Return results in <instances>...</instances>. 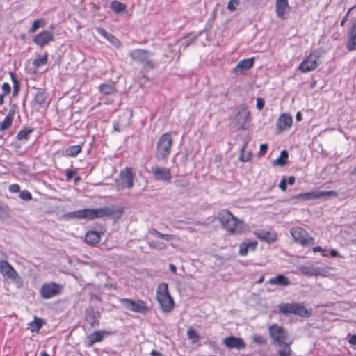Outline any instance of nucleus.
<instances>
[{"mask_svg": "<svg viewBox=\"0 0 356 356\" xmlns=\"http://www.w3.org/2000/svg\"><path fill=\"white\" fill-rule=\"evenodd\" d=\"M15 113V108H10L6 116L4 118L3 122L0 124V131H5L12 125Z\"/></svg>", "mask_w": 356, "mask_h": 356, "instance_id": "nucleus-28", "label": "nucleus"}, {"mask_svg": "<svg viewBox=\"0 0 356 356\" xmlns=\"http://www.w3.org/2000/svg\"><path fill=\"white\" fill-rule=\"evenodd\" d=\"M149 233L152 235L157 236L158 238L165 239L166 241H170L172 239V236L171 234L161 233L155 228H151L149 230Z\"/></svg>", "mask_w": 356, "mask_h": 356, "instance_id": "nucleus-45", "label": "nucleus"}, {"mask_svg": "<svg viewBox=\"0 0 356 356\" xmlns=\"http://www.w3.org/2000/svg\"><path fill=\"white\" fill-rule=\"evenodd\" d=\"M293 124V118L288 113H282L277 120V134H280L286 129H290Z\"/></svg>", "mask_w": 356, "mask_h": 356, "instance_id": "nucleus-19", "label": "nucleus"}, {"mask_svg": "<svg viewBox=\"0 0 356 356\" xmlns=\"http://www.w3.org/2000/svg\"><path fill=\"white\" fill-rule=\"evenodd\" d=\"M156 299L164 312H170L174 307V300L170 295L166 283H160L156 291Z\"/></svg>", "mask_w": 356, "mask_h": 356, "instance_id": "nucleus-5", "label": "nucleus"}, {"mask_svg": "<svg viewBox=\"0 0 356 356\" xmlns=\"http://www.w3.org/2000/svg\"><path fill=\"white\" fill-rule=\"evenodd\" d=\"M348 13H347L345 16L343 17L342 20L341 21V26H343L345 23L348 21Z\"/></svg>", "mask_w": 356, "mask_h": 356, "instance_id": "nucleus-63", "label": "nucleus"}, {"mask_svg": "<svg viewBox=\"0 0 356 356\" xmlns=\"http://www.w3.org/2000/svg\"><path fill=\"white\" fill-rule=\"evenodd\" d=\"M247 146V143H243L242 147L240 150V155L238 157V159L240 161L242 162H248L251 160L252 159V152L250 151L245 153V148Z\"/></svg>", "mask_w": 356, "mask_h": 356, "instance_id": "nucleus-40", "label": "nucleus"}, {"mask_svg": "<svg viewBox=\"0 0 356 356\" xmlns=\"http://www.w3.org/2000/svg\"><path fill=\"white\" fill-rule=\"evenodd\" d=\"M292 343V341H285V343L282 344V349L277 350V356H291L292 353V350L290 348V345Z\"/></svg>", "mask_w": 356, "mask_h": 356, "instance_id": "nucleus-41", "label": "nucleus"}, {"mask_svg": "<svg viewBox=\"0 0 356 356\" xmlns=\"http://www.w3.org/2000/svg\"><path fill=\"white\" fill-rule=\"evenodd\" d=\"M1 88H2V90L3 91V93L2 95H4V96L10 92L11 88H10V86L8 83H6V82L3 83L1 86Z\"/></svg>", "mask_w": 356, "mask_h": 356, "instance_id": "nucleus-53", "label": "nucleus"}, {"mask_svg": "<svg viewBox=\"0 0 356 356\" xmlns=\"http://www.w3.org/2000/svg\"><path fill=\"white\" fill-rule=\"evenodd\" d=\"M115 333L113 330H96L88 334L83 341L86 347H91L94 343L101 342L104 337Z\"/></svg>", "mask_w": 356, "mask_h": 356, "instance_id": "nucleus-13", "label": "nucleus"}, {"mask_svg": "<svg viewBox=\"0 0 356 356\" xmlns=\"http://www.w3.org/2000/svg\"><path fill=\"white\" fill-rule=\"evenodd\" d=\"M32 89L35 90L34 97L32 99L31 104L32 108L39 110L40 108L44 106L48 97V94L44 88H37L35 86L32 87Z\"/></svg>", "mask_w": 356, "mask_h": 356, "instance_id": "nucleus-14", "label": "nucleus"}, {"mask_svg": "<svg viewBox=\"0 0 356 356\" xmlns=\"http://www.w3.org/2000/svg\"><path fill=\"white\" fill-rule=\"evenodd\" d=\"M47 24L46 20L44 18H39L33 22L32 26L29 30V33H34L39 29L44 28Z\"/></svg>", "mask_w": 356, "mask_h": 356, "instance_id": "nucleus-39", "label": "nucleus"}, {"mask_svg": "<svg viewBox=\"0 0 356 356\" xmlns=\"http://www.w3.org/2000/svg\"><path fill=\"white\" fill-rule=\"evenodd\" d=\"M319 58V54L316 51H312L300 63L298 70L302 73L314 70L320 65Z\"/></svg>", "mask_w": 356, "mask_h": 356, "instance_id": "nucleus-12", "label": "nucleus"}, {"mask_svg": "<svg viewBox=\"0 0 356 356\" xmlns=\"http://www.w3.org/2000/svg\"><path fill=\"white\" fill-rule=\"evenodd\" d=\"M346 47L349 51L356 50V18L353 21L349 29Z\"/></svg>", "mask_w": 356, "mask_h": 356, "instance_id": "nucleus-22", "label": "nucleus"}, {"mask_svg": "<svg viewBox=\"0 0 356 356\" xmlns=\"http://www.w3.org/2000/svg\"><path fill=\"white\" fill-rule=\"evenodd\" d=\"M325 251H326V250L322 248L321 246H316V247L313 248V252H322V254L324 257H327V254L325 253Z\"/></svg>", "mask_w": 356, "mask_h": 356, "instance_id": "nucleus-57", "label": "nucleus"}, {"mask_svg": "<svg viewBox=\"0 0 356 356\" xmlns=\"http://www.w3.org/2000/svg\"><path fill=\"white\" fill-rule=\"evenodd\" d=\"M254 57L244 58L238 63L234 68V71L236 73H243L252 68L254 65Z\"/></svg>", "mask_w": 356, "mask_h": 356, "instance_id": "nucleus-23", "label": "nucleus"}, {"mask_svg": "<svg viewBox=\"0 0 356 356\" xmlns=\"http://www.w3.org/2000/svg\"><path fill=\"white\" fill-rule=\"evenodd\" d=\"M223 344L228 348L241 350L245 348L246 344L241 337L230 336L223 339Z\"/></svg>", "mask_w": 356, "mask_h": 356, "instance_id": "nucleus-21", "label": "nucleus"}, {"mask_svg": "<svg viewBox=\"0 0 356 356\" xmlns=\"http://www.w3.org/2000/svg\"><path fill=\"white\" fill-rule=\"evenodd\" d=\"M240 3V0H230L227 4V9L230 11L236 10L235 5H238Z\"/></svg>", "mask_w": 356, "mask_h": 356, "instance_id": "nucleus-51", "label": "nucleus"}, {"mask_svg": "<svg viewBox=\"0 0 356 356\" xmlns=\"http://www.w3.org/2000/svg\"><path fill=\"white\" fill-rule=\"evenodd\" d=\"M0 273L5 277L15 280L18 277L17 273L6 260H0Z\"/></svg>", "mask_w": 356, "mask_h": 356, "instance_id": "nucleus-20", "label": "nucleus"}, {"mask_svg": "<svg viewBox=\"0 0 356 356\" xmlns=\"http://www.w3.org/2000/svg\"><path fill=\"white\" fill-rule=\"evenodd\" d=\"M54 39L53 32L49 30H43L33 38V42L42 48L52 42Z\"/></svg>", "mask_w": 356, "mask_h": 356, "instance_id": "nucleus-17", "label": "nucleus"}, {"mask_svg": "<svg viewBox=\"0 0 356 356\" xmlns=\"http://www.w3.org/2000/svg\"><path fill=\"white\" fill-rule=\"evenodd\" d=\"M301 272L306 275H315V269L312 267L302 266L300 268Z\"/></svg>", "mask_w": 356, "mask_h": 356, "instance_id": "nucleus-49", "label": "nucleus"}, {"mask_svg": "<svg viewBox=\"0 0 356 356\" xmlns=\"http://www.w3.org/2000/svg\"><path fill=\"white\" fill-rule=\"evenodd\" d=\"M290 233L296 243L302 246L314 244V238L300 227H295L290 229Z\"/></svg>", "mask_w": 356, "mask_h": 356, "instance_id": "nucleus-11", "label": "nucleus"}, {"mask_svg": "<svg viewBox=\"0 0 356 356\" xmlns=\"http://www.w3.org/2000/svg\"><path fill=\"white\" fill-rule=\"evenodd\" d=\"M119 301L124 309L131 312L145 314L149 311V307L147 303L142 300H135L131 298H120Z\"/></svg>", "mask_w": 356, "mask_h": 356, "instance_id": "nucleus-8", "label": "nucleus"}, {"mask_svg": "<svg viewBox=\"0 0 356 356\" xmlns=\"http://www.w3.org/2000/svg\"><path fill=\"white\" fill-rule=\"evenodd\" d=\"M82 146L81 145H70L68 146L65 149L63 152V155L65 156H69V157H75L79 153L82 151Z\"/></svg>", "mask_w": 356, "mask_h": 356, "instance_id": "nucleus-32", "label": "nucleus"}, {"mask_svg": "<svg viewBox=\"0 0 356 356\" xmlns=\"http://www.w3.org/2000/svg\"><path fill=\"white\" fill-rule=\"evenodd\" d=\"M278 313L285 316L294 314L301 318H308L312 316V312L307 309L303 303L291 302L281 303L277 305Z\"/></svg>", "mask_w": 356, "mask_h": 356, "instance_id": "nucleus-2", "label": "nucleus"}, {"mask_svg": "<svg viewBox=\"0 0 356 356\" xmlns=\"http://www.w3.org/2000/svg\"><path fill=\"white\" fill-rule=\"evenodd\" d=\"M264 105H265V102H264V99H262L261 97H258L257 99V104H256L257 108L259 110H261L264 107Z\"/></svg>", "mask_w": 356, "mask_h": 356, "instance_id": "nucleus-55", "label": "nucleus"}, {"mask_svg": "<svg viewBox=\"0 0 356 356\" xmlns=\"http://www.w3.org/2000/svg\"><path fill=\"white\" fill-rule=\"evenodd\" d=\"M35 131L33 127L24 126L17 134L16 138L18 140H28L30 135Z\"/></svg>", "mask_w": 356, "mask_h": 356, "instance_id": "nucleus-34", "label": "nucleus"}, {"mask_svg": "<svg viewBox=\"0 0 356 356\" xmlns=\"http://www.w3.org/2000/svg\"><path fill=\"white\" fill-rule=\"evenodd\" d=\"M175 184L176 186L179 188H186L188 186V184L181 179H177L175 181Z\"/></svg>", "mask_w": 356, "mask_h": 356, "instance_id": "nucleus-56", "label": "nucleus"}, {"mask_svg": "<svg viewBox=\"0 0 356 356\" xmlns=\"http://www.w3.org/2000/svg\"><path fill=\"white\" fill-rule=\"evenodd\" d=\"M223 229L231 234H243L247 229V225L242 220L235 217L229 210L222 209L217 216Z\"/></svg>", "mask_w": 356, "mask_h": 356, "instance_id": "nucleus-1", "label": "nucleus"}, {"mask_svg": "<svg viewBox=\"0 0 356 356\" xmlns=\"http://www.w3.org/2000/svg\"><path fill=\"white\" fill-rule=\"evenodd\" d=\"M45 323V321L42 318H38L35 316L34 320L28 323L31 332H38Z\"/></svg>", "mask_w": 356, "mask_h": 356, "instance_id": "nucleus-35", "label": "nucleus"}, {"mask_svg": "<svg viewBox=\"0 0 356 356\" xmlns=\"http://www.w3.org/2000/svg\"><path fill=\"white\" fill-rule=\"evenodd\" d=\"M59 219L63 220H70L72 219H87V210L86 209H84L73 212H67L63 214Z\"/></svg>", "mask_w": 356, "mask_h": 356, "instance_id": "nucleus-25", "label": "nucleus"}, {"mask_svg": "<svg viewBox=\"0 0 356 356\" xmlns=\"http://www.w3.org/2000/svg\"><path fill=\"white\" fill-rule=\"evenodd\" d=\"M348 343L352 345H356V334H353L349 337Z\"/></svg>", "mask_w": 356, "mask_h": 356, "instance_id": "nucleus-59", "label": "nucleus"}, {"mask_svg": "<svg viewBox=\"0 0 356 356\" xmlns=\"http://www.w3.org/2000/svg\"><path fill=\"white\" fill-rule=\"evenodd\" d=\"M150 355L151 356H164L163 354H162L161 353L156 350H152L151 352H150Z\"/></svg>", "mask_w": 356, "mask_h": 356, "instance_id": "nucleus-62", "label": "nucleus"}, {"mask_svg": "<svg viewBox=\"0 0 356 356\" xmlns=\"http://www.w3.org/2000/svg\"><path fill=\"white\" fill-rule=\"evenodd\" d=\"M295 181H296V178L294 176H290L289 177L286 178V184L293 185V184H294Z\"/></svg>", "mask_w": 356, "mask_h": 356, "instance_id": "nucleus-61", "label": "nucleus"}, {"mask_svg": "<svg viewBox=\"0 0 356 356\" xmlns=\"http://www.w3.org/2000/svg\"><path fill=\"white\" fill-rule=\"evenodd\" d=\"M148 245L151 248L156 250H163L166 248V245L165 243L159 241H149Z\"/></svg>", "mask_w": 356, "mask_h": 356, "instance_id": "nucleus-46", "label": "nucleus"}, {"mask_svg": "<svg viewBox=\"0 0 356 356\" xmlns=\"http://www.w3.org/2000/svg\"><path fill=\"white\" fill-rule=\"evenodd\" d=\"M289 0H276L275 1V10L277 16L283 19H284V15L286 10L289 8Z\"/></svg>", "mask_w": 356, "mask_h": 356, "instance_id": "nucleus-27", "label": "nucleus"}, {"mask_svg": "<svg viewBox=\"0 0 356 356\" xmlns=\"http://www.w3.org/2000/svg\"><path fill=\"white\" fill-rule=\"evenodd\" d=\"M77 174L76 169H68L66 170L65 177L67 181L72 179Z\"/></svg>", "mask_w": 356, "mask_h": 356, "instance_id": "nucleus-50", "label": "nucleus"}, {"mask_svg": "<svg viewBox=\"0 0 356 356\" xmlns=\"http://www.w3.org/2000/svg\"><path fill=\"white\" fill-rule=\"evenodd\" d=\"M257 237L262 241L271 243L276 241L277 234L274 231H266L264 229L255 232Z\"/></svg>", "mask_w": 356, "mask_h": 356, "instance_id": "nucleus-26", "label": "nucleus"}, {"mask_svg": "<svg viewBox=\"0 0 356 356\" xmlns=\"http://www.w3.org/2000/svg\"><path fill=\"white\" fill-rule=\"evenodd\" d=\"M337 193L334 191H316L314 190L312 191L299 193L293 197V199L298 200V201H310L316 199H324L327 200L330 197H337Z\"/></svg>", "mask_w": 356, "mask_h": 356, "instance_id": "nucleus-6", "label": "nucleus"}, {"mask_svg": "<svg viewBox=\"0 0 356 356\" xmlns=\"http://www.w3.org/2000/svg\"><path fill=\"white\" fill-rule=\"evenodd\" d=\"M296 119L298 122H300L302 120V115L300 111H298L296 113Z\"/></svg>", "mask_w": 356, "mask_h": 356, "instance_id": "nucleus-64", "label": "nucleus"}, {"mask_svg": "<svg viewBox=\"0 0 356 356\" xmlns=\"http://www.w3.org/2000/svg\"><path fill=\"white\" fill-rule=\"evenodd\" d=\"M278 186L282 191H286L287 184H286V177L285 176L282 177Z\"/></svg>", "mask_w": 356, "mask_h": 356, "instance_id": "nucleus-52", "label": "nucleus"}, {"mask_svg": "<svg viewBox=\"0 0 356 356\" xmlns=\"http://www.w3.org/2000/svg\"><path fill=\"white\" fill-rule=\"evenodd\" d=\"M151 53L148 50L136 49L129 53L132 60L143 64L145 68L154 69L155 67L153 62L149 59Z\"/></svg>", "mask_w": 356, "mask_h": 356, "instance_id": "nucleus-9", "label": "nucleus"}, {"mask_svg": "<svg viewBox=\"0 0 356 356\" xmlns=\"http://www.w3.org/2000/svg\"><path fill=\"white\" fill-rule=\"evenodd\" d=\"M99 92L105 95H113L117 92V90L113 84L102 83L99 86Z\"/></svg>", "mask_w": 356, "mask_h": 356, "instance_id": "nucleus-36", "label": "nucleus"}, {"mask_svg": "<svg viewBox=\"0 0 356 356\" xmlns=\"http://www.w3.org/2000/svg\"><path fill=\"white\" fill-rule=\"evenodd\" d=\"M90 300H97L98 301L101 300L100 296L99 295L93 293H90Z\"/></svg>", "mask_w": 356, "mask_h": 356, "instance_id": "nucleus-60", "label": "nucleus"}, {"mask_svg": "<svg viewBox=\"0 0 356 356\" xmlns=\"http://www.w3.org/2000/svg\"><path fill=\"white\" fill-rule=\"evenodd\" d=\"M289 158V152L286 149L280 152V156L273 161V165L284 166L286 164V159Z\"/></svg>", "mask_w": 356, "mask_h": 356, "instance_id": "nucleus-37", "label": "nucleus"}, {"mask_svg": "<svg viewBox=\"0 0 356 356\" xmlns=\"http://www.w3.org/2000/svg\"><path fill=\"white\" fill-rule=\"evenodd\" d=\"M151 172L154 175V178L156 181H163L164 183H170L172 179L170 170L167 168H161L155 165L152 166Z\"/></svg>", "mask_w": 356, "mask_h": 356, "instance_id": "nucleus-15", "label": "nucleus"}, {"mask_svg": "<svg viewBox=\"0 0 356 356\" xmlns=\"http://www.w3.org/2000/svg\"><path fill=\"white\" fill-rule=\"evenodd\" d=\"M252 341L258 344L259 346H266L267 342L264 337L259 334H254L252 337Z\"/></svg>", "mask_w": 356, "mask_h": 356, "instance_id": "nucleus-47", "label": "nucleus"}, {"mask_svg": "<svg viewBox=\"0 0 356 356\" xmlns=\"http://www.w3.org/2000/svg\"><path fill=\"white\" fill-rule=\"evenodd\" d=\"M100 241V234L97 231H88L85 235V241L91 245L97 244Z\"/></svg>", "mask_w": 356, "mask_h": 356, "instance_id": "nucleus-33", "label": "nucleus"}, {"mask_svg": "<svg viewBox=\"0 0 356 356\" xmlns=\"http://www.w3.org/2000/svg\"><path fill=\"white\" fill-rule=\"evenodd\" d=\"M48 56H49L48 52L45 51L42 56L36 58L33 60V63H32L33 65L35 67L38 68L41 66L46 65L48 62Z\"/></svg>", "mask_w": 356, "mask_h": 356, "instance_id": "nucleus-42", "label": "nucleus"}, {"mask_svg": "<svg viewBox=\"0 0 356 356\" xmlns=\"http://www.w3.org/2000/svg\"><path fill=\"white\" fill-rule=\"evenodd\" d=\"M119 177L120 180V185L122 188L130 189L134 186V175L131 168L127 167L121 170Z\"/></svg>", "mask_w": 356, "mask_h": 356, "instance_id": "nucleus-18", "label": "nucleus"}, {"mask_svg": "<svg viewBox=\"0 0 356 356\" xmlns=\"http://www.w3.org/2000/svg\"><path fill=\"white\" fill-rule=\"evenodd\" d=\"M186 335L193 343H197L200 339L197 332L193 327H189L187 330Z\"/></svg>", "mask_w": 356, "mask_h": 356, "instance_id": "nucleus-43", "label": "nucleus"}, {"mask_svg": "<svg viewBox=\"0 0 356 356\" xmlns=\"http://www.w3.org/2000/svg\"><path fill=\"white\" fill-rule=\"evenodd\" d=\"M19 196L22 200L25 201H29L32 199L31 193L27 190L20 191Z\"/></svg>", "mask_w": 356, "mask_h": 356, "instance_id": "nucleus-48", "label": "nucleus"}, {"mask_svg": "<svg viewBox=\"0 0 356 356\" xmlns=\"http://www.w3.org/2000/svg\"><path fill=\"white\" fill-rule=\"evenodd\" d=\"M268 333L273 339V344L281 346L287 341L289 332L283 327L273 324L268 327Z\"/></svg>", "mask_w": 356, "mask_h": 356, "instance_id": "nucleus-10", "label": "nucleus"}, {"mask_svg": "<svg viewBox=\"0 0 356 356\" xmlns=\"http://www.w3.org/2000/svg\"><path fill=\"white\" fill-rule=\"evenodd\" d=\"M64 286L61 284L55 282H44L42 284L39 293L43 299H50L61 295Z\"/></svg>", "mask_w": 356, "mask_h": 356, "instance_id": "nucleus-7", "label": "nucleus"}, {"mask_svg": "<svg viewBox=\"0 0 356 356\" xmlns=\"http://www.w3.org/2000/svg\"><path fill=\"white\" fill-rule=\"evenodd\" d=\"M86 210L88 220L103 218L105 217H113L115 220H118L124 213V209L120 207H104L97 209H86Z\"/></svg>", "mask_w": 356, "mask_h": 356, "instance_id": "nucleus-3", "label": "nucleus"}, {"mask_svg": "<svg viewBox=\"0 0 356 356\" xmlns=\"http://www.w3.org/2000/svg\"><path fill=\"white\" fill-rule=\"evenodd\" d=\"M235 119L238 128L240 129H245L246 124L250 120V113L245 109L241 110Z\"/></svg>", "mask_w": 356, "mask_h": 356, "instance_id": "nucleus-24", "label": "nucleus"}, {"mask_svg": "<svg viewBox=\"0 0 356 356\" xmlns=\"http://www.w3.org/2000/svg\"><path fill=\"white\" fill-rule=\"evenodd\" d=\"M9 191L11 193L20 192V187H19V184H13L9 186Z\"/></svg>", "mask_w": 356, "mask_h": 356, "instance_id": "nucleus-54", "label": "nucleus"}, {"mask_svg": "<svg viewBox=\"0 0 356 356\" xmlns=\"http://www.w3.org/2000/svg\"><path fill=\"white\" fill-rule=\"evenodd\" d=\"M95 29H96V31L99 35H101L105 39H106L107 40L111 42L113 44L118 45L120 44L119 40L115 36H114L113 34L106 31L104 29H103L102 27H96Z\"/></svg>", "mask_w": 356, "mask_h": 356, "instance_id": "nucleus-31", "label": "nucleus"}, {"mask_svg": "<svg viewBox=\"0 0 356 356\" xmlns=\"http://www.w3.org/2000/svg\"><path fill=\"white\" fill-rule=\"evenodd\" d=\"M268 282L271 284L286 286L290 284L289 279L282 274H279L274 277H271Z\"/></svg>", "mask_w": 356, "mask_h": 356, "instance_id": "nucleus-30", "label": "nucleus"}, {"mask_svg": "<svg viewBox=\"0 0 356 356\" xmlns=\"http://www.w3.org/2000/svg\"><path fill=\"white\" fill-rule=\"evenodd\" d=\"M101 313L95 310L93 305H89L85 310V321L91 327H96L99 325Z\"/></svg>", "mask_w": 356, "mask_h": 356, "instance_id": "nucleus-16", "label": "nucleus"}, {"mask_svg": "<svg viewBox=\"0 0 356 356\" xmlns=\"http://www.w3.org/2000/svg\"><path fill=\"white\" fill-rule=\"evenodd\" d=\"M172 138L170 133L162 134L156 143V158L159 161H165L171 153Z\"/></svg>", "mask_w": 356, "mask_h": 356, "instance_id": "nucleus-4", "label": "nucleus"}, {"mask_svg": "<svg viewBox=\"0 0 356 356\" xmlns=\"http://www.w3.org/2000/svg\"><path fill=\"white\" fill-rule=\"evenodd\" d=\"M111 9L116 14L125 12L127 5L117 0L111 2Z\"/></svg>", "mask_w": 356, "mask_h": 356, "instance_id": "nucleus-38", "label": "nucleus"}, {"mask_svg": "<svg viewBox=\"0 0 356 356\" xmlns=\"http://www.w3.org/2000/svg\"><path fill=\"white\" fill-rule=\"evenodd\" d=\"M11 81L13 83V96H16L20 90V83L14 72H10Z\"/></svg>", "mask_w": 356, "mask_h": 356, "instance_id": "nucleus-44", "label": "nucleus"}, {"mask_svg": "<svg viewBox=\"0 0 356 356\" xmlns=\"http://www.w3.org/2000/svg\"><path fill=\"white\" fill-rule=\"evenodd\" d=\"M267 149H268V145L267 144L263 143V144L260 145L259 153L261 155H264L265 154V152L267 151Z\"/></svg>", "mask_w": 356, "mask_h": 356, "instance_id": "nucleus-58", "label": "nucleus"}, {"mask_svg": "<svg viewBox=\"0 0 356 356\" xmlns=\"http://www.w3.org/2000/svg\"><path fill=\"white\" fill-rule=\"evenodd\" d=\"M257 246V242L256 241L243 242L240 245L238 254L241 256L247 255L248 250L254 251Z\"/></svg>", "mask_w": 356, "mask_h": 356, "instance_id": "nucleus-29", "label": "nucleus"}]
</instances>
